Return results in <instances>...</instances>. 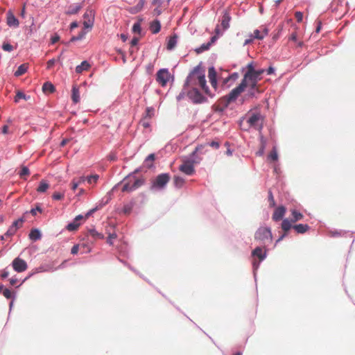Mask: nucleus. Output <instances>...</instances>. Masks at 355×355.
I'll list each match as a JSON object with an SVG mask.
<instances>
[{
    "instance_id": "f3484780",
    "label": "nucleus",
    "mask_w": 355,
    "mask_h": 355,
    "mask_svg": "<svg viewBox=\"0 0 355 355\" xmlns=\"http://www.w3.org/2000/svg\"><path fill=\"white\" fill-rule=\"evenodd\" d=\"M208 77H209V79L211 86L214 89H216V87H217L216 72L214 67H212L209 68Z\"/></svg>"
},
{
    "instance_id": "58836bf2",
    "label": "nucleus",
    "mask_w": 355,
    "mask_h": 355,
    "mask_svg": "<svg viewBox=\"0 0 355 355\" xmlns=\"http://www.w3.org/2000/svg\"><path fill=\"white\" fill-rule=\"evenodd\" d=\"M141 31L140 22H136L132 26V31L135 33L140 34Z\"/></svg>"
},
{
    "instance_id": "5701e85b",
    "label": "nucleus",
    "mask_w": 355,
    "mask_h": 355,
    "mask_svg": "<svg viewBox=\"0 0 355 355\" xmlns=\"http://www.w3.org/2000/svg\"><path fill=\"white\" fill-rule=\"evenodd\" d=\"M177 42H178V36L175 34L173 35V36L170 37L167 42V45H166L167 49L169 51L173 50L175 47V46L177 44Z\"/></svg>"
},
{
    "instance_id": "393cba45",
    "label": "nucleus",
    "mask_w": 355,
    "mask_h": 355,
    "mask_svg": "<svg viewBox=\"0 0 355 355\" xmlns=\"http://www.w3.org/2000/svg\"><path fill=\"white\" fill-rule=\"evenodd\" d=\"M291 215H292V218L291 220L293 223H295L298 220H300L304 218L303 214H301L300 212L297 211L295 209L291 210Z\"/></svg>"
},
{
    "instance_id": "39448f33",
    "label": "nucleus",
    "mask_w": 355,
    "mask_h": 355,
    "mask_svg": "<svg viewBox=\"0 0 355 355\" xmlns=\"http://www.w3.org/2000/svg\"><path fill=\"white\" fill-rule=\"evenodd\" d=\"M244 90L243 87L239 84V86L233 89L227 95L225 96L221 99L222 103H223L225 107H227L229 104L235 101Z\"/></svg>"
},
{
    "instance_id": "9d476101",
    "label": "nucleus",
    "mask_w": 355,
    "mask_h": 355,
    "mask_svg": "<svg viewBox=\"0 0 355 355\" xmlns=\"http://www.w3.org/2000/svg\"><path fill=\"white\" fill-rule=\"evenodd\" d=\"M179 170L187 175H191L195 173L193 162L191 160H185L179 166Z\"/></svg>"
},
{
    "instance_id": "ddd939ff",
    "label": "nucleus",
    "mask_w": 355,
    "mask_h": 355,
    "mask_svg": "<svg viewBox=\"0 0 355 355\" xmlns=\"http://www.w3.org/2000/svg\"><path fill=\"white\" fill-rule=\"evenodd\" d=\"M230 20L231 17L230 16L229 12L225 10L222 17L221 24L220 25H218L220 28L222 33H223L225 31L229 28Z\"/></svg>"
},
{
    "instance_id": "a211bd4d",
    "label": "nucleus",
    "mask_w": 355,
    "mask_h": 355,
    "mask_svg": "<svg viewBox=\"0 0 355 355\" xmlns=\"http://www.w3.org/2000/svg\"><path fill=\"white\" fill-rule=\"evenodd\" d=\"M292 223H293L291 220H289L288 219H284L282 223V228L284 231V234L277 240V241H281L283 239L284 236L286 235V232L291 229L293 228Z\"/></svg>"
},
{
    "instance_id": "37998d69",
    "label": "nucleus",
    "mask_w": 355,
    "mask_h": 355,
    "mask_svg": "<svg viewBox=\"0 0 355 355\" xmlns=\"http://www.w3.org/2000/svg\"><path fill=\"white\" fill-rule=\"evenodd\" d=\"M21 98L26 99V95L21 92H17L15 97V101L17 103Z\"/></svg>"
},
{
    "instance_id": "7ed1b4c3",
    "label": "nucleus",
    "mask_w": 355,
    "mask_h": 355,
    "mask_svg": "<svg viewBox=\"0 0 355 355\" xmlns=\"http://www.w3.org/2000/svg\"><path fill=\"white\" fill-rule=\"evenodd\" d=\"M264 116L260 112L250 111L246 117V122L249 128L261 132L263 126Z\"/></svg>"
},
{
    "instance_id": "20e7f679",
    "label": "nucleus",
    "mask_w": 355,
    "mask_h": 355,
    "mask_svg": "<svg viewBox=\"0 0 355 355\" xmlns=\"http://www.w3.org/2000/svg\"><path fill=\"white\" fill-rule=\"evenodd\" d=\"M144 184V180L135 175H129L123 180V192H132Z\"/></svg>"
},
{
    "instance_id": "0e129e2a",
    "label": "nucleus",
    "mask_w": 355,
    "mask_h": 355,
    "mask_svg": "<svg viewBox=\"0 0 355 355\" xmlns=\"http://www.w3.org/2000/svg\"><path fill=\"white\" fill-rule=\"evenodd\" d=\"M86 180H87V178L83 177H83H80L78 179H76V182L78 184V185H80V184L84 182Z\"/></svg>"
},
{
    "instance_id": "6ab92c4d",
    "label": "nucleus",
    "mask_w": 355,
    "mask_h": 355,
    "mask_svg": "<svg viewBox=\"0 0 355 355\" xmlns=\"http://www.w3.org/2000/svg\"><path fill=\"white\" fill-rule=\"evenodd\" d=\"M252 256L257 257L260 261H263L266 257V251H263V248L261 247L256 248L252 252Z\"/></svg>"
},
{
    "instance_id": "1a4fd4ad",
    "label": "nucleus",
    "mask_w": 355,
    "mask_h": 355,
    "mask_svg": "<svg viewBox=\"0 0 355 355\" xmlns=\"http://www.w3.org/2000/svg\"><path fill=\"white\" fill-rule=\"evenodd\" d=\"M156 80L162 87H164L169 80L170 74L166 69H162L159 70L156 75Z\"/></svg>"
},
{
    "instance_id": "6e6552de",
    "label": "nucleus",
    "mask_w": 355,
    "mask_h": 355,
    "mask_svg": "<svg viewBox=\"0 0 355 355\" xmlns=\"http://www.w3.org/2000/svg\"><path fill=\"white\" fill-rule=\"evenodd\" d=\"M170 180L168 173H162L158 175L153 182V187L162 189Z\"/></svg>"
},
{
    "instance_id": "5fc2aeb1",
    "label": "nucleus",
    "mask_w": 355,
    "mask_h": 355,
    "mask_svg": "<svg viewBox=\"0 0 355 355\" xmlns=\"http://www.w3.org/2000/svg\"><path fill=\"white\" fill-rule=\"evenodd\" d=\"M297 33L295 32V33H293L290 35L288 40H291V41H293L295 42H297Z\"/></svg>"
},
{
    "instance_id": "4468645a",
    "label": "nucleus",
    "mask_w": 355,
    "mask_h": 355,
    "mask_svg": "<svg viewBox=\"0 0 355 355\" xmlns=\"http://www.w3.org/2000/svg\"><path fill=\"white\" fill-rule=\"evenodd\" d=\"M6 23L10 27L15 28L18 27L19 24L18 19L15 17L13 12L10 10H9L6 14Z\"/></svg>"
},
{
    "instance_id": "bf43d9fd",
    "label": "nucleus",
    "mask_w": 355,
    "mask_h": 355,
    "mask_svg": "<svg viewBox=\"0 0 355 355\" xmlns=\"http://www.w3.org/2000/svg\"><path fill=\"white\" fill-rule=\"evenodd\" d=\"M238 77H239L238 73H234L231 76H230L228 77V78L226 79L225 82H227L229 80H235L237 79Z\"/></svg>"
},
{
    "instance_id": "f257e3e1",
    "label": "nucleus",
    "mask_w": 355,
    "mask_h": 355,
    "mask_svg": "<svg viewBox=\"0 0 355 355\" xmlns=\"http://www.w3.org/2000/svg\"><path fill=\"white\" fill-rule=\"evenodd\" d=\"M186 83L188 86L191 87L199 86L202 88L206 94H207L209 96H213L207 85V81L204 71L199 66L195 67L193 70L189 73L187 78Z\"/></svg>"
},
{
    "instance_id": "412c9836",
    "label": "nucleus",
    "mask_w": 355,
    "mask_h": 355,
    "mask_svg": "<svg viewBox=\"0 0 355 355\" xmlns=\"http://www.w3.org/2000/svg\"><path fill=\"white\" fill-rule=\"evenodd\" d=\"M83 8V3L71 5L66 11L67 15H75L78 13Z\"/></svg>"
},
{
    "instance_id": "c85d7f7f",
    "label": "nucleus",
    "mask_w": 355,
    "mask_h": 355,
    "mask_svg": "<svg viewBox=\"0 0 355 355\" xmlns=\"http://www.w3.org/2000/svg\"><path fill=\"white\" fill-rule=\"evenodd\" d=\"M28 66L26 64H22L17 68V69L15 72V76L17 77L20 76L24 74L26 72Z\"/></svg>"
},
{
    "instance_id": "6e6d98bb",
    "label": "nucleus",
    "mask_w": 355,
    "mask_h": 355,
    "mask_svg": "<svg viewBox=\"0 0 355 355\" xmlns=\"http://www.w3.org/2000/svg\"><path fill=\"white\" fill-rule=\"evenodd\" d=\"M268 194H269V196H268V197H269V200H270V205H271V206H272V207H274V206H275V200H274L273 195H272V192H271V191H269V192H268Z\"/></svg>"
},
{
    "instance_id": "49530a36",
    "label": "nucleus",
    "mask_w": 355,
    "mask_h": 355,
    "mask_svg": "<svg viewBox=\"0 0 355 355\" xmlns=\"http://www.w3.org/2000/svg\"><path fill=\"white\" fill-rule=\"evenodd\" d=\"M154 110L152 107H147L146 110V116L144 117H147L150 119L152 116L153 115Z\"/></svg>"
},
{
    "instance_id": "e2e57ef3",
    "label": "nucleus",
    "mask_w": 355,
    "mask_h": 355,
    "mask_svg": "<svg viewBox=\"0 0 355 355\" xmlns=\"http://www.w3.org/2000/svg\"><path fill=\"white\" fill-rule=\"evenodd\" d=\"M139 42V38L138 37H133L131 40V46H136Z\"/></svg>"
},
{
    "instance_id": "de8ad7c7",
    "label": "nucleus",
    "mask_w": 355,
    "mask_h": 355,
    "mask_svg": "<svg viewBox=\"0 0 355 355\" xmlns=\"http://www.w3.org/2000/svg\"><path fill=\"white\" fill-rule=\"evenodd\" d=\"M2 49L6 51L10 52L13 50V46L8 43H3L2 45Z\"/></svg>"
},
{
    "instance_id": "09e8293b",
    "label": "nucleus",
    "mask_w": 355,
    "mask_h": 355,
    "mask_svg": "<svg viewBox=\"0 0 355 355\" xmlns=\"http://www.w3.org/2000/svg\"><path fill=\"white\" fill-rule=\"evenodd\" d=\"M1 292H3V296L5 297H6L7 299L11 298L12 292L9 289H8V288L3 289Z\"/></svg>"
},
{
    "instance_id": "69168bd1",
    "label": "nucleus",
    "mask_w": 355,
    "mask_h": 355,
    "mask_svg": "<svg viewBox=\"0 0 355 355\" xmlns=\"http://www.w3.org/2000/svg\"><path fill=\"white\" fill-rule=\"evenodd\" d=\"M155 160V155L154 154H150L147 158L146 159V162H153Z\"/></svg>"
},
{
    "instance_id": "052dcab7",
    "label": "nucleus",
    "mask_w": 355,
    "mask_h": 355,
    "mask_svg": "<svg viewBox=\"0 0 355 355\" xmlns=\"http://www.w3.org/2000/svg\"><path fill=\"white\" fill-rule=\"evenodd\" d=\"M209 146L215 148H218L220 146V144L218 141H212L211 142L209 143Z\"/></svg>"
},
{
    "instance_id": "cd10ccee",
    "label": "nucleus",
    "mask_w": 355,
    "mask_h": 355,
    "mask_svg": "<svg viewBox=\"0 0 355 355\" xmlns=\"http://www.w3.org/2000/svg\"><path fill=\"white\" fill-rule=\"evenodd\" d=\"M42 90L44 93H53L55 91V87L49 82H46L42 86Z\"/></svg>"
},
{
    "instance_id": "4d7b16f0",
    "label": "nucleus",
    "mask_w": 355,
    "mask_h": 355,
    "mask_svg": "<svg viewBox=\"0 0 355 355\" xmlns=\"http://www.w3.org/2000/svg\"><path fill=\"white\" fill-rule=\"evenodd\" d=\"M78 250H79V245H75L72 247L71 250V253L72 254H76L78 252Z\"/></svg>"
},
{
    "instance_id": "4c0bfd02",
    "label": "nucleus",
    "mask_w": 355,
    "mask_h": 355,
    "mask_svg": "<svg viewBox=\"0 0 355 355\" xmlns=\"http://www.w3.org/2000/svg\"><path fill=\"white\" fill-rule=\"evenodd\" d=\"M89 234L94 239H103V236L101 234L98 233L95 230H89Z\"/></svg>"
},
{
    "instance_id": "f704fd0d",
    "label": "nucleus",
    "mask_w": 355,
    "mask_h": 355,
    "mask_svg": "<svg viewBox=\"0 0 355 355\" xmlns=\"http://www.w3.org/2000/svg\"><path fill=\"white\" fill-rule=\"evenodd\" d=\"M80 223L79 222H77L76 220H73L72 223L68 224L67 226V229L69 231H75L76 230L78 227L80 226Z\"/></svg>"
},
{
    "instance_id": "b1692460",
    "label": "nucleus",
    "mask_w": 355,
    "mask_h": 355,
    "mask_svg": "<svg viewBox=\"0 0 355 355\" xmlns=\"http://www.w3.org/2000/svg\"><path fill=\"white\" fill-rule=\"evenodd\" d=\"M91 65L87 61H83L80 65H78L76 68V72L80 73L84 71H87L90 68Z\"/></svg>"
},
{
    "instance_id": "9b49d317",
    "label": "nucleus",
    "mask_w": 355,
    "mask_h": 355,
    "mask_svg": "<svg viewBox=\"0 0 355 355\" xmlns=\"http://www.w3.org/2000/svg\"><path fill=\"white\" fill-rule=\"evenodd\" d=\"M12 266L14 270L17 272H22L28 268L26 262L19 257H17L12 261Z\"/></svg>"
},
{
    "instance_id": "dca6fc26",
    "label": "nucleus",
    "mask_w": 355,
    "mask_h": 355,
    "mask_svg": "<svg viewBox=\"0 0 355 355\" xmlns=\"http://www.w3.org/2000/svg\"><path fill=\"white\" fill-rule=\"evenodd\" d=\"M268 33V31L266 28H261V30L256 29L254 31L252 37L254 39L261 40H263Z\"/></svg>"
},
{
    "instance_id": "ea45409f",
    "label": "nucleus",
    "mask_w": 355,
    "mask_h": 355,
    "mask_svg": "<svg viewBox=\"0 0 355 355\" xmlns=\"http://www.w3.org/2000/svg\"><path fill=\"white\" fill-rule=\"evenodd\" d=\"M252 73L259 79L261 80V76L264 73V69L255 70L252 65Z\"/></svg>"
},
{
    "instance_id": "8fccbe9b",
    "label": "nucleus",
    "mask_w": 355,
    "mask_h": 355,
    "mask_svg": "<svg viewBox=\"0 0 355 355\" xmlns=\"http://www.w3.org/2000/svg\"><path fill=\"white\" fill-rule=\"evenodd\" d=\"M86 34V32L85 31H81L78 36L76 37H73L71 39V41H76V40H81L82 38H83L85 37Z\"/></svg>"
},
{
    "instance_id": "4be33fe9",
    "label": "nucleus",
    "mask_w": 355,
    "mask_h": 355,
    "mask_svg": "<svg viewBox=\"0 0 355 355\" xmlns=\"http://www.w3.org/2000/svg\"><path fill=\"white\" fill-rule=\"evenodd\" d=\"M161 29V24L159 20H154L150 23V30L152 33L157 34L159 32Z\"/></svg>"
},
{
    "instance_id": "603ef678",
    "label": "nucleus",
    "mask_w": 355,
    "mask_h": 355,
    "mask_svg": "<svg viewBox=\"0 0 355 355\" xmlns=\"http://www.w3.org/2000/svg\"><path fill=\"white\" fill-rule=\"evenodd\" d=\"M295 17L297 22H301L303 19V13L300 11H297L295 13Z\"/></svg>"
},
{
    "instance_id": "423d86ee",
    "label": "nucleus",
    "mask_w": 355,
    "mask_h": 355,
    "mask_svg": "<svg viewBox=\"0 0 355 355\" xmlns=\"http://www.w3.org/2000/svg\"><path fill=\"white\" fill-rule=\"evenodd\" d=\"M254 239L265 243L266 241H272V233L270 228L259 227L254 234Z\"/></svg>"
},
{
    "instance_id": "3c124183",
    "label": "nucleus",
    "mask_w": 355,
    "mask_h": 355,
    "mask_svg": "<svg viewBox=\"0 0 355 355\" xmlns=\"http://www.w3.org/2000/svg\"><path fill=\"white\" fill-rule=\"evenodd\" d=\"M83 25L85 28H91L93 26L92 19H88V20L84 21Z\"/></svg>"
},
{
    "instance_id": "473e14b6",
    "label": "nucleus",
    "mask_w": 355,
    "mask_h": 355,
    "mask_svg": "<svg viewBox=\"0 0 355 355\" xmlns=\"http://www.w3.org/2000/svg\"><path fill=\"white\" fill-rule=\"evenodd\" d=\"M49 187V184L45 181L42 180L40 182V185L37 189V191L40 193L45 192Z\"/></svg>"
},
{
    "instance_id": "72a5a7b5",
    "label": "nucleus",
    "mask_w": 355,
    "mask_h": 355,
    "mask_svg": "<svg viewBox=\"0 0 355 355\" xmlns=\"http://www.w3.org/2000/svg\"><path fill=\"white\" fill-rule=\"evenodd\" d=\"M30 174L29 169L28 167L23 166H21V171L19 173V175L21 178L26 180L27 176H28Z\"/></svg>"
},
{
    "instance_id": "0eeeda50",
    "label": "nucleus",
    "mask_w": 355,
    "mask_h": 355,
    "mask_svg": "<svg viewBox=\"0 0 355 355\" xmlns=\"http://www.w3.org/2000/svg\"><path fill=\"white\" fill-rule=\"evenodd\" d=\"M187 96L189 98L196 104L202 103L207 101V98L202 96L196 87H192V89L188 92Z\"/></svg>"
},
{
    "instance_id": "a878e982",
    "label": "nucleus",
    "mask_w": 355,
    "mask_h": 355,
    "mask_svg": "<svg viewBox=\"0 0 355 355\" xmlns=\"http://www.w3.org/2000/svg\"><path fill=\"white\" fill-rule=\"evenodd\" d=\"M71 98L74 103H77L80 101L79 90L76 86H73L72 88Z\"/></svg>"
},
{
    "instance_id": "864d4df0",
    "label": "nucleus",
    "mask_w": 355,
    "mask_h": 355,
    "mask_svg": "<svg viewBox=\"0 0 355 355\" xmlns=\"http://www.w3.org/2000/svg\"><path fill=\"white\" fill-rule=\"evenodd\" d=\"M259 140H260V146H262L263 148H266V139L261 134L259 135Z\"/></svg>"
},
{
    "instance_id": "774afa93",
    "label": "nucleus",
    "mask_w": 355,
    "mask_h": 355,
    "mask_svg": "<svg viewBox=\"0 0 355 355\" xmlns=\"http://www.w3.org/2000/svg\"><path fill=\"white\" fill-rule=\"evenodd\" d=\"M266 72H267V73H268V75H270V74H272V73H273L275 72V69H274V68H273L272 67H270L267 69Z\"/></svg>"
},
{
    "instance_id": "338daca9",
    "label": "nucleus",
    "mask_w": 355,
    "mask_h": 355,
    "mask_svg": "<svg viewBox=\"0 0 355 355\" xmlns=\"http://www.w3.org/2000/svg\"><path fill=\"white\" fill-rule=\"evenodd\" d=\"M8 132V126L7 125H5L2 127L1 132L3 134H7Z\"/></svg>"
},
{
    "instance_id": "2eb2a0df",
    "label": "nucleus",
    "mask_w": 355,
    "mask_h": 355,
    "mask_svg": "<svg viewBox=\"0 0 355 355\" xmlns=\"http://www.w3.org/2000/svg\"><path fill=\"white\" fill-rule=\"evenodd\" d=\"M286 208L284 206H279L275 209L272 218L275 221H279L282 220L285 215Z\"/></svg>"
},
{
    "instance_id": "e433bc0d",
    "label": "nucleus",
    "mask_w": 355,
    "mask_h": 355,
    "mask_svg": "<svg viewBox=\"0 0 355 355\" xmlns=\"http://www.w3.org/2000/svg\"><path fill=\"white\" fill-rule=\"evenodd\" d=\"M211 46V43H206V44H202L200 47L197 48L196 49V52L199 54V53H201L207 50H208L209 49V47Z\"/></svg>"
},
{
    "instance_id": "c03bdc74",
    "label": "nucleus",
    "mask_w": 355,
    "mask_h": 355,
    "mask_svg": "<svg viewBox=\"0 0 355 355\" xmlns=\"http://www.w3.org/2000/svg\"><path fill=\"white\" fill-rule=\"evenodd\" d=\"M64 196V194L62 193H60V192H55L53 196H52V198L53 199L55 200H62Z\"/></svg>"
},
{
    "instance_id": "13d9d810",
    "label": "nucleus",
    "mask_w": 355,
    "mask_h": 355,
    "mask_svg": "<svg viewBox=\"0 0 355 355\" xmlns=\"http://www.w3.org/2000/svg\"><path fill=\"white\" fill-rule=\"evenodd\" d=\"M42 212V209L40 207L37 206L35 209H32L31 210V213L32 215L35 216L37 214V212Z\"/></svg>"
},
{
    "instance_id": "f8f14e48",
    "label": "nucleus",
    "mask_w": 355,
    "mask_h": 355,
    "mask_svg": "<svg viewBox=\"0 0 355 355\" xmlns=\"http://www.w3.org/2000/svg\"><path fill=\"white\" fill-rule=\"evenodd\" d=\"M24 220L23 218H19L17 220L14 221L12 224L9 227L7 232L5 233L6 236H13L17 230L21 228L23 225Z\"/></svg>"
},
{
    "instance_id": "c756f323",
    "label": "nucleus",
    "mask_w": 355,
    "mask_h": 355,
    "mask_svg": "<svg viewBox=\"0 0 355 355\" xmlns=\"http://www.w3.org/2000/svg\"><path fill=\"white\" fill-rule=\"evenodd\" d=\"M174 184L178 188H181L184 184V179L180 176L175 175L173 178Z\"/></svg>"
},
{
    "instance_id": "f03ea898",
    "label": "nucleus",
    "mask_w": 355,
    "mask_h": 355,
    "mask_svg": "<svg viewBox=\"0 0 355 355\" xmlns=\"http://www.w3.org/2000/svg\"><path fill=\"white\" fill-rule=\"evenodd\" d=\"M247 69L240 84L244 89L248 87L249 96H254L256 92H260L257 85V83L259 80L252 73V63L248 64Z\"/></svg>"
},
{
    "instance_id": "680f3d73",
    "label": "nucleus",
    "mask_w": 355,
    "mask_h": 355,
    "mask_svg": "<svg viewBox=\"0 0 355 355\" xmlns=\"http://www.w3.org/2000/svg\"><path fill=\"white\" fill-rule=\"evenodd\" d=\"M78 187V184L76 182V179L74 178L71 182V189L72 190H76Z\"/></svg>"
},
{
    "instance_id": "a18cd8bd",
    "label": "nucleus",
    "mask_w": 355,
    "mask_h": 355,
    "mask_svg": "<svg viewBox=\"0 0 355 355\" xmlns=\"http://www.w3.org/2000/svg\"><path fill=\"white\" fill-rule=\"evenodd\" d=\"M98 179V175H91L87 178V180L88 183L92 184L93 182H96Z\"/></svg>"
},
{
    "instance_id": "bb28decb",
    "label": "nucleus",
    "mask_w": 355,
    "mask_h": 355,
    "mask_svg": "<svg viewBox=\"0 0 355 355\" xmlns=\"http://www.w3.org/2000/svg\"><path fill=\"white\" fill-rule=\"evenodd\" d=\"M41 233L37 229H33L29 234V238L32 241H37L41 239Z\"/></svg>"
},
{
    "instance_id": "7c9ffc66",
    "label": "nucleus",
    "mask_w": 355,
    "mask_h": 355,
    "mask_svg": "<svg viewBox=\"0 0 355 355\" xmlns=\"http://www.w3.org/2000/svg\"><path fill=\"white\" fill-rule=\"evenodd\" d=\"M222 35H223V33L220 30V28L218 25H217L215 28V35H214L211 37L210 42H209L208 43H211V45L218 38V37Z\"/></svg>"
},
{
    "instance_id": "c9c22d12",
    "label": "nucleus",
    "mask_w": 355,
    "mask_h": 355,
    "mask_svg": "<svg viewBox=\"0 0 355 355\" xmlns=\"http://www.w3.org/2000/svg\"><path fill=\"white\" fill-rule=\"evenodd\" d=\"M139 125L144 128H148L150 126V119L147 117H143L139 121Z\"/></svg>"
},
{
    "instance_id": "2f4dec72",
    "label": "nucleus",
    "mask_w": 355,
    "mask_h": 355,
    "mask_svg": "<svg viewBox=\"0 0 355 355\" xmlns=\"http://www.w3.org/2000/svg\"><path fill=\"white\" fill-rule=\"evenodd\" d=\"M268 159L270 162H276L278 159V155L275 147L269 153Z\"/></svg>"
},
{
    "instance_id": "aec40b11",
    "label": "nucleus",
    "mask_w": 355,
    "mask_h": 355,
    "mask_svg": "<svg viewBox=\"0 0 355 355\" xmlns=\"http://www.w3.org/2000/svg\"><path fill=\"white\" fill-rule=\"evenodd\" d=\"M310 227L307 224H298L293 226V229L297 234H304L309 230Z\"/></svg>"
},
{
    "instance_id": "a19ab883",
    "label": "nucleus",
    "mask_w": 355,
    "mask_h": 355,
    "mask_svg": "<svg viewBox=\"0 0 355 355\" xmlns=\"http://www.w3.org/2000/svg\"><path fill=\"white\" fill-rule=\"evenodd\" d=\"M60 60V55L58 57V58L57 60L55 59H51V60H49L47 63H46V69H51L53 65L55 64V63L57 62V61H59Z\"/></svg>"
},
{
    "instance_id": "79ce46f5",
    "label": "nucleus",
    "mask_w": 355,
    "mask_h": 355,
    "mask_svg": "<svg viewBox=\"0 0 355 355\" xmlns=\"http://www.w3.org/2000/svg\"><path fill=\"white\" fill-rule=\"evenodd\" d=\"M83 17L85 19L89 18V19H93V17H94L93 10H90V9H87L86 10V12H85Z\"/></svg>"
}]
</instances>
